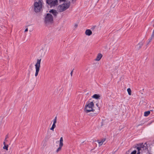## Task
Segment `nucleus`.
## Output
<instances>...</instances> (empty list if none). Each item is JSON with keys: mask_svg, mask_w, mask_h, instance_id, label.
I'll use <instances>...</instances> for the list:
<instances>
[{"mask_svg": "<svg viewBox=\"0 0 154 154\" xmlns=\"http://www.w3.org/2000/svg\"><path fill=\"white\" fill-rule=\"evenodd\" d=\"M43 3L42 0H39L38 2H35L34 3V11L35 12H38L41 11Z\"/></svg>", "mask_w": 154, "mask_h": 154, "instance_id": "f257e3e1", "label": "nucleus"}, {"mask_svg": "<svg viewBox=\"0 0 154 154\" xmlns=\"http://www.w3.org/2000/svg\"><path fill=\"white\" fill-rule=\"evenodd\" d=\"M94 106V103L92 102L86 104L85 107L84 111L86 113H88L90 112H94L95 110L93 108Z\"/></svg>", "mask_w": 154, "mask_h": 154, "instance_id": "f03ea898", "label": "nucleus"}, {"mask_svg": "<svg viewBox=\"0 0 154 154\" xmlns=\"http://www.w3.org/2000/svg\"><path fill=\"white\" fill-rule=\"evenodd\" d=\"M53 21L52 16L49 14H47L45 18V23L46 24L52 23Z\"/></svg>", "mask_w": 154, "mask_h": 154, "instance_id": "7ed1b4c3", "label": "nucleus"}, {"mask_svg": "<svg viewBox=\"0 0 154 154\" xmlns=\"http://www.w3.org/2000/svg\"><path fill=\"white\" fill-rule=\"evenodd\" d=\"M41 62V59H38L35 65V76L36 77L38 75V72L40 70V63Z\"/></svg>", "mask_w": 154, "mask_h": 154, "instance_id": "20e7f679", "label": "nucleus"}, {"mask_svg": "<svg viewBox=\"0 0 154 154\" xmlns=\"http://www.w3.org/2000/svg\"><path fill=\"white\" fill-rule=\"evenodd\" d=\"M46 2L51 7L55 6L58 4L57 0H46Z\"/></svg>", "mask_w": 154, "mask_h": 154, "instance_id": "39448f33", "label": "nucleus"}, {"mask_svg": "<svg viewBox=\"0 0 154 154\" xmlns=\"http://www.w3.org/2000/svg\"><path fill=\"white\" fill-rule=\"evenodd\" d=\"M64 11H65L69 7L70 5L68 3H65L62 4Z\"/></svg>", "mask_w": 154, "mask_h": 154, "instance_id": "423d86ee", "label": "nucleus"}, {"mask_svg": "<svg viewBox=\"0 0 154 154\" xmlns=\"http://www.w3.org/2000/svg\"><path fill=\"white\" fill-rule=\"evenodd\" d=\"M143 45V43L142 42H140L135 47L138 50L141 48Z\"/></svg>", "mask_w": 154, "mask_h": 154, "instance_id": "0eeeda50", "label": "nucleus"}, {"mask_svg": "<svg viewBox=\"0 0 154 154\" xmlns=\"http://www.w3.org/2000/svg\"><path fill=\"white\" fill-rule=\"evenodd\" d=\"M85 34L87 35L90 36L92 34V32L90 29H87L85 31Z\"/></svg>", "mask_w": 154, "mask_h": 154, "instance_id": "6e6552de", "label": "nucleus"}, {"mask_svg": "<svg viewBox=\"0 0 154 154\" xmlns=\"http://www.w3.org/2000/svg\"><path fill=\"white\" fill-rule=\"evenodd\" d=\"M102 56L103 55L99 53L95 59V60L97 61L100 60L102 57Z\"/></svg>", "mask_w": 154, "mask_h": 154, "instance_id": "1a4fd4ad", "label": "nucleus"}, {"mask_svg": "<svg viewBox=\"0 0 154 154\" xmlns=\"http://www.w3.org/2000/svg\"><path fill=\"white\" fill-rule=\"evenodd\" d=\"M63 5H59L58 7V9L59 10V11L62 12L64 11V9H63Z\"/></svg>", "mask_w": 154, "mask_h": 154, "instance_id": "9d476101", "label": "nucleus"}, {"mask_svg": "<svg viewBox=\"0 0 154 154\" xmlns=\"http://www.w3.org/2000/svg\"><path fill=\"white\" fill-rule=\"evenodd\" d=\"M49 12L51 13H52L55 16H56L57 14V12L54 9L51 10L49 11Z\"/></svg>", "mask_w": 154, "mask_h": 154, "instance_id": "9b49d317", "label": "nucleus"}, {"mask_svg": "<svg viewBox=\"0 0 154 154\" xmlns=\"http://www.w3.org/2000/svg\"><path fill=\"white\" fill-rule=\"evenodd\" d=\"M92 97L93 98L97 99H99L100 96L99 95L97 94H94L93 96Z\"/></svg>", "mask_w": 154, "mask_h": 154, "instance_id": "f8f14e48", "label": "nucleus"}, {"mask_svg": "<svg viewBox=\"0 0 154 154\" xmlns=\"http://www.w3.org/2000/svg\"><path fill=\"white\" fill-rule=\"evenodd\" d=\"M99 111L97 112H96L94 113H91L89 114V115L93 117L94 116H96L97 115V114L99 113Z\"/></svg>", "mask_w": 154, "mask_h": 154, "instance_id": "ddd939ff", "label": "nucleus"}, {"mask_svg": "<svg viewBox=\"0 0 154 154\" xmlns=\"http://www.w3.org/2000/svg\"><path fill=\"white\" fill-rule=\"evenodd\" d=\"M105 140V139H103L102 140H101V141H99V140H98V143L99 144V146H100L101 145H102L103 143L104 142Z\"/></svg>", "mask_w": 154, "mask_h": 154, "instance_id": "4468645a", "label": "nucleus"}, {"mask_svg": "<svg viewBox=\"0 0 154 154\" xmlns=\"http://www.w3.org/2000/svg\"><path fill=\"white\" fill-rule=\"evenodd\" d=\"M137 146H139L141 148H143L145 146L143 144V143H140L138 144H137Z\"/></svg>", "mask_w": 154, "mask_h": 154, "instance_id": "2eb2a0df", "label": "nucleus"}, {"mask_svg": "<svg viewBox=\"0 0 154 154\" xmlns=\"http://www.w3.org/2000/svg\"><path fill=\"white\" fill-rule=\"evenodd\" d=\"M150 113V112L149 111H146L144 112V116H148Z\"/></svg>", "mask_w": 154, "mask_h": 154, "instance_id": "dca6fc26", "label": "nucleus"}, {"mask_svg": "<svg viewBox=\"0 0 154 154\" xmlns=\"http://www.w3.org/2000/svg\"><path fill=\"white\" fill-rule=\"evenodd\" d=\"M55 127H56L55 124H53L51 128H50V129L51 130L54 131V129L55 128Z\"/></svg>", "mask_w": 154, "mask_h": 154, "instance_id": "f3484780", "label": "nucleus"}, {"mask_svg": "<svg viewBox=\"0 0 154 154\" xmlns=\"http://www.w3.org/2000/svg\"><path fill=\"white\" fill-rule=\"evenodd\" d=\"M154 37H152V36H151V37H150V38L149 39V41L148 42L147 44V45H148L149 43L151 41L152 39H153V38Z\"/></svg>", "mask_w": 154, "mask_h": 154, "instance_id": "a211bd4d", "label": "nucleus"}, {"mask_svg": "<svg viewBox=\"0 0 154 154\" xmlns=\"http://www.w3.org/2000/svg\"><path fill=\"white\" fill-rule=\"evenodd\" d=\"M127 91L128 92V94L129 95H131V89L130 88H128L127 90Z\"/></svg>", "mask_w": 154, "mask_h": 154, "instance_id": "6ab92c4d", "label": "nucleus"}, {"mask_svg": "<svg viewBox=\"0 0 154 154\" xmlns=\"http://www.w3.org/2000/svg\"><path fill=\"white\" fill-rule=\"evenodd\" d=\"M8 145H5L3 147V148L4 149H6L7 150H8Z\"/></svg>", "mask_w": 154, "mask_h": 154, "instance_id": "aec40b11", "label": "nucleus"}, {"mask_svg": "<svg viewBox=\"0 0 154 154\" xmlns=\"http://www.w3.org/2000/svg\"><path fill=\"white\" fill-rule=\"evenodd\" d=\"M135 148H137V151H140L141 149V148L139 146H137H137H135Z\"/></svg>", "mask_w": 154, "mask_h": 154, "instance_id": "412c9836", "label": "nucleus"}, {"mask_svg": "<svg viewBox=\"0 0 154 154\" xmlns=\"http://www.w3.org/2000/svg\"><path fill=\"white\" fill-rule=\"evenodd\" d=\"M57 122V117H56L55 119L53 120V123L55 124Z\"/></svg>", "mask_w": 154, "mask_h": 154, "instance_id": "4be33fe9", "label": "nucleus"}, {"mask_svg": "<svg viewBox=\"0 0 154 154\" xmlns=\"http://www.w3.org/2000/svg\"><path fill=\"white\" fill-rule=\"evenodd\" d=\"M62 147H60V146H59V147L56 150V152H58L59 151L61 150V149Z\"/></svg>", "mask_w": 154, "mask_h": 154, "instance_id": "5701e85b", "label": "nucleus"}, {"mask_svg": "<svg viewBox=\"0 0 154 154\" xmlns=\"http://www.w3.org/2000/svg\"><path fill=\"white\" fill-rule=\"evenodd\" d=\"M63 142H60V144H59V146H60V147H62L63 146Z\"/></svg>", "mask_w": 154, "mask_h": 154, "instance_id": "b1692460", "label": "nucleus"}, {"mask_svg": "<svg viewBox=\"0 0 154 154\" xmlns=\"http://www.w3.org/2000/svg\"><path fill=\"white\" fill-rule=\"evenodd\" d=\"M137 152V151L136 150H134L132 152L131 154H136Z\"/></svg>", "mask_w": 154, "mask_h": 154, "instance_id": "393cba45", "label": "nucleus"}, {"mask_svg": "<svg viewBox=\"0 0 154 154\" xmlns=\"http://www.w3.org/2000/svg\"><path fill=\"white\" fill-rule=\"evenodd\" d=\"M63 142V137H60V142Z\"/></svg>", "mask_w": 154, "mask_h": 154, "instance_id": "a878e982", "label": "nucleus"}, {"mask_svg": "<svg viewBox=\"0 0 154 154\" xmlns=\"http://www.w3.org/2000/svg\"><path fill=\"white\" fill-rule=\"evenodd\" d=\"M28 71H29V72L28 73V77H29L30 76V71L29 70Z\"/></svg>", "mask_w": 154, "mask_h": 154, "instance_id": "bb28decb", "label": "nucleus"}, {"mask_svg": "<svg viewBox=\"0 0 154 154\" xmlns=\"http://www.w3.org/2000/svg\"><path fill=\"white\" fill-rule=\"evenodd\" d=\"M78 24H75V25H74V27H75V28H76L78 26Z\"/></svg>", "mask_w": 154, "mask_h": 154, "instance_id": "cd10ccee", "label": "nucleus"}, {"mask_svg": "<svg viewBox=\"0 0 154 154\" xmlns=\"http://www.w3.org/2000/svg\"><path fill=\"white\" fill-rule=\"evenodd\" d=\"M73 71V70L70 73V74H71V76H72V75Z\"/></svg>", "mask_w": 154, "mask_h": 154, "instance_id": "c85d7f7f", "label": "nucleus"}, {"mask_svg": "<svg viewBox=\"0 0 154 154\" xmlns=\"http://www.w3.org/2000/svg\"><path fill=\"white\" fill-rule=\"evenodd\" d=\"M96 105L98 107V109L99 110H100V108H99V107H98V106H99V105L98 103H97L96 104Z\"/></svg>", "mask_w": 154, "mask_h": 154, "instance_id": "c756f323", "label": "nucleus"}, {"mask_svg": "<svg viewBox=\"0 0 154 154\" xmlns=\"http://www.w3.org/2000/svg\"><path fill=\"white\" fill-rule=\"evenodd\" d=\"M28 28H26L25 30V32H27L28 31Z\"/></svg>", "mask_w": 154, "mask_h": 154, "instance_id": "7c9ffc66", "label": "nucleus"}, {"mask_svg": "<svg viewBox=\"0 0 154 154\" xmlns=\"http://www.w3.org/2000/svg\"><path fill=\"white\" fill-rule=\"evenodd\" d=\"M140 151H137V154H140Z\"/></svg>", "mask_w": 154, "mask_h": 154, "instance_id": "2f4dec72", "label": "nucleus"}, {"mask_svg": "<svg viewBox=\"0 0 154 154\" xmlns=\"http://www.w3.org/2000/svg\"><path fill=\"white\" fill-rule=\"evenodd\" d=\"M32 64H31L29 66V67L30 68H32Z\"/></svg>", "mask_w": 154, "mask_h": 154, "instance_id": "473e14b6", "label": "nucleus"}, {"mask_svg": "<svg viewBox=\"0 0 154 154\" xmlns=\"http://www.w3.org/2000/svg\"><path fill=\"white\" fill-rule=\"evenodd\" d=\"M60 2H65V0H60Z\"/></svg>", "mask_w": 154, "mask_h": 154, "instance_id": "72a5a7b5", "label": "nucleus"}, {"mask_svg": "<svg viewBox=\"0 0 154 154\" xmlns=\"http://www.w3.org/2000/svg\"><path fill=\"white\" fill-rule=\"evenodd\" d=\"M76 0H72V2H75L76 1Z\"/></svg>", "mask_w": 154, "mask_h": 154, "instance_id": "f704fd0d", "label": "nucleus"}, {"mask_svg": "<svg viewBox=\"0 0 154 154\" xmlns=\"http://www.w3.org/2000/svg\"><path fill=\"white\" fill-rule=\"evenodd\" d=\"M3 144H4L5 145V142H4Z\"/></svg>", "mask_w": 154, "mask_h": 154, "instance_id": "c9c22d12", "label": "nucleus"}, {"mask_svg": "<svg viewBox=\"0 0 154 154\" xmlns=\"http://www.w3.org/2000/svg\"><path fill=\"white\" fill-rule=\"evenodd\" d=\"M8 137V136H6V138H7Z\"/></svg>", "mask_w": 154, "mask_h": 154, "instance_id": "e433bc0d", "label": "nucleus"}, {"mask_svg": "<svg viewBox=\"0 0 154 154\" xmlns=\"http://www.w3.org/2000/svg\"><path fill=\"white\" fill-rule=\"evenodd\" d=\"M49 48H48V51H49Z\"/></svg>", "mask_w": 154, "mask_h": 154, "instance_id": "4c0bfd02", "label": "nucleus"}, {"mask_svg": "<svg viewBox=\"0 0 154 154\" xmlns=\"http://www.w3.org/2000/svg\"><path fill=\"white\" fill-rule=\"evenodd\" d=\"M153 26L154 27V24L153 25Z\"/></svg>", "mask_w": 154, "mask_h": 154, "instance_id": "58836bf2", "label": "nucleus"}]
</instances>
